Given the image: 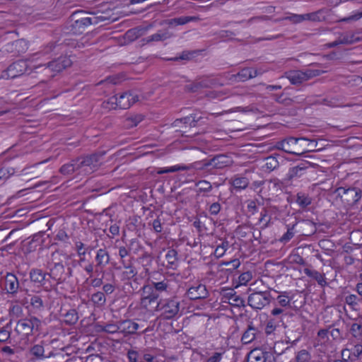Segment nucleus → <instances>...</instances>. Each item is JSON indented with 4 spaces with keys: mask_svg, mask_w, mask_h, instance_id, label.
Instances as JSON below:
<instances>
[{
    "mask_svg": "<svg viewBox=\"0 0 362 362\" xmlns=\"http://www.w3.org/2000/svg\"><path fill=\"white\" fill-rule=\"evenodd\" d=\"M78 15H85L80 18L74 19V23L71 25L72 30L76 34H81L85 31L86 28L90 25H97L99 23L103 22L106 20V18L99 15L96 13H87L84 11H76L73 18H76Z\"/></svg>",
    "mask_w": 362,
    "mask_h": 362,
    "instance_id": "obj_1",
    "label": "nucleus"
},
{
    "mask_svg": "<svg viewBox=\"0 0 362 362\" xmlns=\"http://www.w3.org/2000/svg\"><path fill=\"white\" fill-rule=\"evenodd\" d=\"M155 309L160 312V317L163 320L174 319L180 315V300L177 297L160 299Z\"/></svg>",
    "mask_w": 362,
    "mask_h": 362,
    "instance_id": "obj_2",
    "label": "nucleus"
},
{
    "mask_svg": "<svg viewBox=\"0 0 362 362\" xmlns=\"http://www.w3.org/2000/svg\"><path fill=\"white\" fill-rule=\"evenodd\" d=\"M41 324L40 320L37 317L30 316L18 320L14 331L21 339H25L34 332H38Z\"/></svg>",
    "mask_w": 362,
    "mask_h": 362,
    "instance_id": "obj_3",
    "label": "nucleus"
},
{
    "mask_svg": "<svg viewBox=\"0 0 362 362\" xmlns=\"http://www.w3.org/2000/svg\"><path fill=\"white\" fill-rule=\"evenodd\" d=\"M71 65V60L66 56H62L55 60L49 62L47 64H40L34 66V69H40L48 77H53L54 75Z\"/></svg>",
    "mask_w": 362,
    "mask_h": 362,
    "instance_id": "obj_4",
    "label": "nucleus"
},
{
    "mask_svg": "<svg viewBox=\"0 0 362 362\" xmlns=\"http://www.w3.org/2000/svg\"><path fill=\"white\" fill-rule=\"evenodd\" d=\"M60 256L58 252H52L50 260L48 261L47 268L48 276L52 279L55 284H60L66 281V274L62 262L57 258Z\"/></svg>",
    "mask_w": 362,
    "mask_h": 362,
    "instance_id": "obj_5",
    "label": "nucleus"
},
{
    "mask_svg": "<svg viewBox=\"0 0 362 362\" xmlns=\"http://www.w3.org/2000/svg\"><path fill=\"white\" fill-rule=\"evenodd\" d=\"M105 151H98L90 155L76 158L79 166V175H88L96 170Z\"/></svg>",
    "mask_w": 362,
    "mask_h": 362,
    "instance_id": "obj_6",
    "label": "nucleus"
},
{
    "mask_svg": "<svg viewBox=\"0 0 362 362\" xmlns=\"http://www.w3.org/2000/svg\"><path fill=\"white\" fill-rule=\"evenodd\" d=\"M325 71L319 69H308L305 71L292 70L286 73V77L293 85H300L315 76H318Z\"/></svg>",
    "mask_w": 362,
    "mask_h": 362,
    "instance_id": "obj_7",
    "label": "nucleus"
},
{
    "mask_svg": "<svg viewBox=\"0 0 362 362\" xmlns=\"http://www.w3.org/2000/svg\"><path fill=\"white\" fill-rule=\"evenodd\" d=\"M335 193L349 206H354L361 199L362 191L357 187H338Z\"/></svg>",
    "mask_w": 362,
    "mask_h": 362,
    "instance_id": "obj_8",
    "label": "nucleus"
},
{
    "mask_svg": "<svg viewBox=\"0 0 362 362\" xmlns=\"http://www.w3.org/2000/svg\"><path fill=\"white\" fill-rule=\"evenodd\" d=\"M272 296L269 291H257L248 296L247 303L254 310H262L269 305Z\"/></svg>",
    "mask_w": 362,
    "mask_h": 362,
    "instance_id": "obj_9",
    "label": "nucleus"
},
{
    "mask_svg": "<svg viewBox=\"0 0 362 362\" xmlns=\"http://www.w3.org/2000/svg\"><path fill=\"white\" fill-rule=\"evenodd\" d=\"M284 182L276 177L265 180L264 186L259 192L262 194V197L265 196L267 199H270L271 197L276 196L283 191L285 187Z\"/></svg>",
    "mask_w": 362,
    "mask_h": 362,
    "instance_id": "obj_10",
    "label": "nucleus"
},
{
    "mask_svg": "<svg viewBox=\"0 0 362 362\" xmlns=\"http://www.w3.org/2000/svg\"><path fill=\"white\" fill-rule=\"evenodd\" d=\"M310 141L312 143L314 141L308 140L305 137L296 138L291 136L278 141L276 146L278 149L282 150L289 154H300V153L296 151L299 150L298 146V143L300 141Z\"/></svg>",
    "mask_w": 362,
    "mask_h": 362,
    "instance_id": "obj_11",
    "label": "nucleus"
},
{
    "mask_svg": "<svg viewBox=\"0 0 362 362\" xmlns=\"http://www.w3.org/2000/svg\"><path fill=\"white\" fill-rule=\"evenodd\" d=\"M28 68L26 61L18 60L11 64L6 70L3 72L2 78H15L23 75Z\"/></svg>",
    "mask_w": 362,
    "mask_h": 362,
    "instance_id": "obj_12",
    "label": "nucleus"
},
{
    "mask_svg": "<svg viewBox=\"0 0 362 362\" xmlns=\"http://www.w3.org/2000/svg\"><path fill=\"white\" fill-rule=\"evenodd\" d=\"M143 297L141 299V306L146 310H151L156 304L159 297L158 293L153 290L151 286L142 287Z\"/></svg>",
    "mask_w": 362,
    "mask_h": 362,
    "instance_id": "obj_13",
    "label": "nucleus"
},
{
    "mask_svg": "<svg viewBox=\"0 0 362 362\" xmlns=\"http://www.w3.org/2000/svg\"><path fill=\"white\" fill-rule=\"evenodd\" d=\"M310 163L305 161L289 168L284 178V181L286 183H289L294 180H297L305 174L306 170L310 168Z\"/></svg>",
    "mask_w": 362,
    "mask_h": 362,
    "instance_id": "obj_14",
    "label": "nucleus"
},
{
    "mask_svg": "<svg viewBox=\"0 0 362 362\" xmlns=\"http://www.w3.org/2000/svg\"><path fill=\"white\" fill-rule=\"evenodd\" d=\"M211 170L214 171V174H216L218 170L230 166L233 161L230 156L226 154H218L209 158Z\"/></svg>",
    "mask_w": 362,
    "mask_h": 362,
    "instance_id": "obj_15",
    "label": "nucleus"
},
{
    "mask_svg": "<svg viewBox=\"0 0 362 362\" xmlns=\"http://www.w3.org/2000/svg\"><path fill=\"white\" fill-rule=\"evenodd\" d=\"M29 276L30 281L34 284H37L45 288L52 286L49 279L47 278L48 276L47 272H45L42 269H32L30 271Z\"/></svg>",
    "mask_w": 362,
    "mask_h": 362,
    "instance_id": "obj_16",
    "label": "nucleus"
},
{
    "mask_svg": "<svg viewBox=\"0 0 362 362\" xmlns=\"http://www.w3.org/2000/svg\"><path fill=\"white\" fill-rule=\"evenodd\" d=\"M110 256L106 249H99L96 252L95 257V274L99 276V273L105 272V268L110 263Z\"/></svg>",
    "mask_w": 362,
    "mask_h": 362,
    "instance_id": "obj_17",
    "label": "nucleus"
},
{
    "mask_svg": "<svg viewBox=\"0 0 362 362\" xmlns=\"http://www.w3.org/2000/svg\"><path fill=\"white\" fill-rule=\"evenodd\" d=\"M186 294L190 300H198L206 298L209 296V292L205 285L196 284L187 290Z\"/></svg>",
    "mask_w": 362,
    "mask_h": 362,
    "instance_id": "obj_18",
    "label": "nucleus"
},
{
    "mask_svg": "<svg viewBox=\"0 0 362 362\" xmlns=\"http://www.w3.org/2000/svg\"><path fill=\"white\" fill-rule=\"evenodd\" d=\"M139 325L132 320H123L119 321V333L124 337H127L136 333Z\"/></svg>",
    "mask_w": 362,
    "mask_h": 362,
    "instance_id": "obj_19",
    "label": "nucleus"
},
{
    "mask_svg": "<svg viewBox=\"0 0 362 362\" xmlns=\"http://www.w3.org/2000/svg\"><path fill=\"white\" fill-rule=\"evenodd\" d=\"M20 288V284L16 276L12 273H7L4 278V289L7 293L16 295Z\"/></svg>",
    "mask_w": 362,
    "mask_h": 362,
    "instance_id": "obj_20",
    "label": "nucleus"
},
{
    "mask_svg": "<svg viewBox=\"0 0 362 362\" xmlns=\"http://www.w3.org/2000/svg\"><path fill=\"white\" fill-rule=\"evenodd\" d=\"M139 100V96L132 91L124 92L118 97L119 108L128 109Z\"/></svg>",
    "mask_w": 362,
    "mask_h": 362,
    "instance_id": "obj_21",
    "label": "nucleus"
},
{
    "mask_svg": "<svg viewBox=\"0 0 362 362\" xmlns=\"http://www.w3.org/2000/svg\"><path fill=\"white\" fill-rule=\"evenodd\" d=\"M254 78L252 67H243L235 74L229 76L228 79L235 83L245 82L250 79Z\"/></svg>",
    "mask_w": 362,
    "mask_h": 362,
    "instance_id": "obj_22",
    "label": "nucleus"
},
{
    "mask_svg": "<svg viewBox=\"0 0 362 362\" xmlns=\"http://www.w3.org/2000/svg\"><path fill=\"white\" fill-rule=\"evenodd\" d=\"M250 183V179L245 175L237 174L233 175L229 180V184L231 185L237 191H240L246 189Z\"/></svg>",
    "mask_w": 362,
    "mask_h": 362,
    "instance_id": "obj_23",
    "label": "nucleus"
},
{
    "mask_svg": "<svg viewBox=\"0 0 362 362\" xmlns=\"http://www.w3.org/2000/svg\"><path fill=\"white\" fill-rule=\"evenodd\" d=\"M197 20L198 18L196 16H180L177 18L165 19L162 22L161 24L168 25L170 28H175L176 26L183 25Z\"/></svg>",
    "mask_w": 362,
    "mask_h": 362,
    "instance_id": "obj_24",
    "label": "nucleus"
},
{
    "mask_svg": "<svg viewBox=\"0 0 362 362\" xmlns=\"http://www.w3.org/2000/svg\"><path fill=\"white\" fill-rule=\"evenodd\" d=\"M173 34L168 30H160L156 33L149 35L142 40L145 44H149L153 42H163L172 37Z\"/></svg>",
    "mask_w": 362,
    "mask_h": 362,
    "instance_id": "obj_25",
    "label": "nucleus"
},
{
    "mask_svg": "<svg viewBox=\"0 0 362 362\" xmlns=\"http://www.w3.org/2000/svg\"><path fill=\"white\" fill-rule=\"evenodd\" d=\"M209 163V159H203L199 161L194 162L189 165H186V168H188L187 170L194 169L205 174L213 175L214 171L211 170Z\"/></svg>",
    "mask_w": 362,
    "mask_h": 362,
    "instance_id": "obj_26",
    "label": "nucleus"
},
{
    "mask_svg": "<svg viewBox=\"0 0 362 362\" xmlns=\"http://www.w3.org/2000/svg\"><path fill=\"white\" fill-rule=\"evenodd\" d=\"M76 158L71 160L69 163L64 164L59 169V173L64 175H71L74 173L79 175V166Z\"/></svg>",
    "mask_w": 362,
    "mask_h": 362,
    "instance_id": "obj_27",
    "label": "nucleus"
},
{
    "mask_svg": "<svg viewBox=\"0 0 362 362\" xmlns=\"http://www.w3.org/2000/svg\"><path fill=\"white\" fill-rule=\"evenodd\" d=\"M137 274V269L134 265L124 268L121 273V280L123 281L132 280L134 284H137L139 279Z\"/></svg>",
    "mask_w": 362,
    "mask_h": 362,
    "instance_id": "obj_28",
    "label": "nucleus"
},
{
    "mask_svg": "<svg viewBox=\"0 0 362 362\" xmlns=\"http://www.w3.org/2000/svg\"><path fill=\"white\" fill-rule=\"evenodd\" d=\"M200 119L201 117L197 118L196 116L190 115L180 119H175L173 123V125L175 127H180L181 124H184L185 127H195Z\"/></svg>",
    "mask_w": 362,
    "mask_h": 362,
    "instance_id": "obj_29",
    "label": "nucleus"
},
{
    "mask_svg": "<svg viewBox=\"0 0 362 362\" xmlns=\"http://www.w3.org/2000/svg\"><path fill=\"white\" fill-rule=\"evenodd\" d=\"M257 334V329L254 327L252 322H250L247 326V329L244 332L242 337L241 341L244 344H247L251 343L256 338V334Z\"/></svg>",
    "mask_w": 362,
    "mask_h": 362,
    "instance_id": "obj_30",
    "label": "nucleus"
},
{
    "mask_svg": "<svg viewBox=\"0 0 362 362\" xmlns=\"http://www.w3.org/2000/svg\"><path fill=\"white\" fill-rule=\"evenodd\" d=\"M177 252L174 249H170L165 254V267L168 269H175L178 264Z\"/></svg>",
    "mask_w": 362,
    "mask_h": 362,
    "instance_id": "obj_31",
    "label": "nucleus"
},
{
    "mask_svg": "<svg viewBox=\"0 0 362 362\" xmlns=\"http://www.w3.org/2000/svg\"><path fill=\"white\" fill-rule=\"evenodd\" d=\"M30 354L35 359H44L50 358L54 355L52 352H49L48 355H45V349L42 344L33 346L30 349Z\"/></svg>",
    "mask_w": 362,
    "mask_h": 362,
    "instance_id": "obj_32",
    "label": "nucleus"
},
{
    "mask_svg": "<svg viewBox=\"0 0 362 362\" xmlns=\"http://www.w3.org/2000/svg\"><path fill=\"white\" fill-rule=\"evenodd\" d=\"M224 297L230 300L233 305L241 307L245 306V300L233 289H229L225 293Z\"/></svg>",
    "mask_w": 362,
    "mask_h": 362,
    "instance_id": "obj_33",
    "label": "nucleus"
},
{
    "mask_svg": "<svg viewBox=\"0 0 362 362\" xmlns=\"http://www.w3.org/2000/svg\"><path fill=\"white\" fill-rule=\"evenodd\" d=\"M144 118V115L141 114L131 115L124 119L123 126L127 129L133 128L143 121Z\"/></svg>",
    "mask_w": 362,
    "mask_h": 362,
    "instance_id": "obj_34",
    "label": "nucleus"
},
{
    "mask_svg": "<svg viewBox=\"0 0 362 362\" xmlns=\"http://www.w3.org/2000/svg\"><path fill=\"white\" fill-rule=\"evenodd\" d=\"M268 353L260 349L252 350L247 356L248 362H266Z\"/></svg>",
    "mask_w": 362,
    "mask_h": 362,
    "instance_id": "obj_35",
    "label": "nucleus"
},
{
    "mask_svg": "<svg viewBox=\"0 0 362 362\" xmlns=\"http://www.w3.org/2000/svg\"><path fill=\"white\" fill-rule=\"evenodd\" d=\"M303 272L308 276L315 279L320 286H324L327 284L325 274H321L316 270L310 269L308 268L304 269Z\"/></svg>",
    "mask_w": 362,
    "mask_h": 362,
    "instance_id": "obj_36",
    "label": "nucleus"
},
{
    "mask_svg": "<svg viewBox=\"0 0 362 362\" xmlns=\"http://www.w3.org/2000/svg\"><path fill=\"white\" fill-rule=\"evenodd\" d=\"M296 202L302 209H305L312 203V198L303 192H299L296 194Z\"/></svg>",
    "mask_w": 362,
    "mask_h": 362,
    "instance_id": "obj_37",
    "label": "nucleus"
},
{
    "mask_svg": "<svg viewBox=\"0 0 362 362\" xmlns=\"http://www.w3.org/2000/svg\"><path fill=\"white\" fill-rule=\"evenodd\" d=\"M90 300L93 303L94 306L97 308H103L106 304V297L104 293L101 291L95 292L91 295Z\"/></svg>",
    "mask_w": 362,
    "mask_h": 362,
    "instance_id": "obj_38",
    "label": "nucleus"
},
{
    "mask_svg": "<svg viewBox=\"0 0 362 362\" xmlns=\"http://www.w3.org/2000/svg\"><path fill=\"white\" fill-rule=\"evenodd\" d=\"M64 322L67 325L76 324L78 320V313L75 309L69 310L65 314H62Z\"/></svg>",
    "mask_w": 362,
    "mask_h": 362,
    "instance_id": "obj_39",
    "label": "nucleus"
},
{
    "mask_svg": "<svg viewBox=\"0 0 362 362\" xmlns=\"http://www.w3.org/2000/svg\"><path fill=\"white\" fill-rule=\"evenodd\" d=\"M195 185L198 187L197 189V194L203 193V197L206 196L205 193H209L211 192L213 189V185L205 180L198 181L197 182H196Z\"/></svg>",
    "mask_w": 362,
    "mask_h": 362,
    "instance_id": "obj_40",
    "label": "nucleus"
},
{
    "mask_svg": "<svg viewBox=\"0 0 362 362\" xmlns=\"http://www.w3.org/2000/svg\"><path fill=\"white\" fill-rule=\"evenodd\" d=\"M148 286H151L153 287V290L156 293L168 291L170 286V281L163 279V280L158 282L152 281V283Z\"/></svg>",
    "mask_w": 362,
    "mask_h": 362,
    "instance_id": "obj_41",
    "label": "nucleus"
},
{
    "mask_svg": "<svg viewBox=\"0 0 362 362\" xmlns=\"http://www.w3.org/2000/svg\"><path fill=\"white\" fill-rule=\"evenodd\" d=\"M105 279V272L95 274L93 277L87 278L86 282L88 283L93 288H99L103 285Z\"/></svg>",
    "mask_w": 362,
    "mask_h": 362,
    "instance_id": "obj_42",
    "label": "nucleus"
},
{
    "mask_svg": "<svg viewBox=\"0 0 362 362\" xmlns=\"http://www.w3.org/2000/svg\"><path fill=\"white\" fill-rule=\"evenodd\" d=\"M339 38L342 45H350L359 40V37L351 32L341 34Z\"/></svg>",
    "mask_w": 362,
    "mask_h": 362,
    "instance_id": "obj_43",
    "label": "nucleus"
},
{
    "mask_svg": "<svg viewBox=\"0 0 362 362\" xmlns=\"http://www.w3.org/2000/svg\"><path fill=\"white\" fill-rule=\"evenodd\" d=\"M116 289V283H115V274H112V280L110 282L103 283L102 286V293H104V295H110L115 292Z\"/></svg>",
    "mask_w": 362,
    "mask_h": 362,
    "instance_id": "obj_44",
    "label": "nucleus"
},
{
    "mask_svg": "<svg viewBox=\"0 0 362 362\" xmlns=\"http://www.w3.org/2000/svg\"><path fill=\"white\" fill-rule=\"evenodd\" d=\"M100 331L107 334L119 333V321L117 323H106L104 325L98 326Z\"/></svg>",
    "mask_w": 362,
    "mask_h": 362,
    "instance_id": "obj_45",
    "label": "nucleus"
},
{
    "mask_svg": "<svg viewBox=\"0 0 362 362\" xmlns=\"http://www.w3.org/2000/svg\"><path fill=\"white\" fill-rule=\"evenodd\" d=\"M217 84V81L214 78H205L200 81L195 82L196 88H211Z\"/></svg>",
    "mask_w": 362,
    "mask_h": 362,
    "instance_id": "obj_46",
    "label": "nucleus"
},
{
    "mask_svg": "<svg viewBox=\"0 0 362 362\" xmlns=\"http://www.w3.org/2000/svg\"><path fill=\"white\" fill-rule=\"evenodd\" d=\"M350 333L358 341H362V324L353 323L350 328Z\"/></svg>",
    "mask_w": 362,
    "mask_h": 362,
    "instance_id": "obj_47",
    "label": "nucleus"
},
{
    "mask_svg": "<svg viewBox=\"0 0 362 362\" xmlns=\"http://www.w3.org/2000/svg\"><path fill=\"white\" fill-rule=\"evenodd\" d=\"M279 165V161L274 156H269L265 158L264 167L269 171H272L276 169Z\"/></svg>",
    "mask_w": 362,
    "mask_h": 362,
    "instance_id": "obj_48",
    "label": "nucleus"
},
{
    "mask_svg": "<svg viewBox=\"0 0 362 362\" xmlns=\"http://www.w3.org/2000/svg\"><path fill=\"white\" fill-rule=\"evenodd\" d=\"M30 305L36 310H42L44 308V303L41 296L33 295L30 298Z\"/></svg>",
    "mask_w": 362,
    "mask_h": 362,
    "instance_id": "obj_49",
    "label": "nucleus"
},
{
    "mask_svg": "<svg viewBox=\"0 0 362 362\" xmlns=\"http://www.w3.org/2000/svg\"><path fill=\"white\" fill-rule=\"evenodd\" d=\"M296 223L293 224L292 226L287 225V231L285 233L282 237L279 239L280 242L286 243L288 242L295 235L294 228Z\"/></svg>",
    "mask_w": 362,
    "mask_h": 362,
    "instance_id": "obj_50",
    "label": "nucleus"
},
{
    "mask_svg": "<svg viewBox=\"0 0 362 362\" xmlns=\"http://www.w3.org/2000/svg\"><path fill=\"white\" fill-rule=\"evenodd\" d=\"M361 300L357 296L351 294L345 297V303L354 310L357 309L358 303Z\"/></svg>",
    "mask_w": 362,
    "mask_h": 362,
    "instance_id": "obj_51",
    "label": "nucleus"
},
{
    "mask_svg": "<svg viewBox=\"0 0 362 362\" xmlns=\"http://www.w3.org/2000/svg\"><path fill=\"white\" fill-rule=\"evenodd\" d=\"M310 353L305 349L299 351L296 356V362H310Z\"/></svg>",
    "mask_w": 362,
    "mask_h": 362,
    "instance_id": "obj_52",
    "label": "nucleus"
},
{
    "mask_svg": "<svg viewBox=\"0 0 362 362\" xmlns=\"http://www.w3.org/2000/svg\"><path fill=\"white\" fill-rule=\"evenodd\" d=\"M276 300L279 305L281 307L290 306L291 298L288 296L287 292L281 293L279 296H278Z\"/></svg>",
    "mask_w": 362,
    "mask_h": 362,
    "instance_id": "obj_53",
    "label": "nucleus"
},
{
    "mask_svg": "<svg viewBox=\"0 0 362 362\" xmlns=\"http://www.w3.org/2000/svg\"><path fill=\"white\" fill-rule=\"evenodd\" d=\"M103 106L110 109L119 107L118 96L116 95L110 97L107 101L103 103Z\"/></svg>",
    "mask_w": 362,
    "mask_h": 362,
    "instance_id": "obj_54",
    "label": "nucleus"
},
{
    "mask_svg": "<svg viewBox=\"0 0 362 362\" xmlns=\"http://www.w3.org/2000/svg\"><path fill=\"white\" fill-rule=\"evenodd\" d=\"M96 265L92 262H88L84 267V272L88 275V278L93 277L95 274Z\"/></svg>",
    "mask_w": 362,
    "mask_h": 362,
    "instance_id": "obj_55",
    "label": "nucleus"
},
{
    "mask_svg": "<svg viewBox=\"0 0 362 362\" xmlns=\"http://www.w3.org/2000/svg\"><path fill=\"white\" fill-rule=\"evenodd\" d=\"M324 11L320 9L315 12H312L311 13V21L317 22L321 21L325 19V16L324 15Z\"/></svg>",
    "mask_w": 362,
    "mask_h": 362,
    "instance_id": "obj_56",
    "label": "nucleus"
},
{
    "mask_svg": "<svg viewBox=\"0 0 362 362\" xmlns=\"http://www.w3.org/2000/svg\"><path fill=\"white\" fill-rule=\"evenodd\" d=\"M252 278L250 272H243L239 276V284L240 285H246Z\"/></svg>",
    "mask_w": 362,
    "mask_h": 362,
    "instance_id": "obj_57",
    "label": "nucleus"
},
{
    "mask_svg": "<svg viewBox=\"0 0 362 362\" xmlns=\"http://www.w3.org/2000/svg\"><path fill=\"white\" fill-rule=\"evenodd\" d=\"M285 20L289 21L292 23H302L303 18L302 17V14H295V13H290L287 16L284 18Z\"/></svg>",
    "mask_w": 362,
    "mask_h": 362,
    "instance_id": "obj_58",
    "label": "nucleus"
},
{
    "mask_svg": "<svg viewBox=\"0 0 362 362\" xmlns=\"http://www.w3.org/2000/svg\"><path fill=\"white\" fill-rule=\"evenodd\" d=\"M152 256L151 254L148 252H144L142 255L139 257V259L143 263L144 266H149L152 262Z\"/></svg>",
    "mask_w": 362,
    "mask_h": 362,
    "instance_id": "obj_59",
    "label": "nucleus"
},
{
    "mask_svg": "<svg viewBox=\"0 0 362 362\" xmlns=\"http://www.w3.org/2000/svg\"><path fill=\"white\" fill-rule=\"evenodd\" d=\"M195 52H189V51H184L182 52V54L177 57L172 59L174 61L177 60H189L192 57H194Z\"/></svg>",
    "mask_w": 362,
    "mask_h": 362,
    "instance_id": "obj_60",
    "label": "nucleus"
},
{
    "mask_svg": "<svg viewBox=\"0 0 362 362\" xmlns=\"http://www.w3.org/2000/svg\"><path fill=\"white\" fill-rule=\"evenodd\" d=\"M276 325L273 320H269L265 327V333L267 335H269L275 331Z\"/></svg>",
    "mask_w": 362,
    "mask_h": 362,
    "instance_id": "obj_61",
    "label": "nucleus"
},
{
    "mask_svg": "<svg viewBox=\"0 0 362 362\" xmlns=\"http://www.w3.org/2000/svg\"><path fill=\"white\" fill-rule=\"evenodd\" d=\"M75 245L78 256H85L86 251L89 247L86 248L85 245L80 241L76 242Z\"/></svg>",
    "mask_w": 362,
    "mask_h": 362,
    "instance_id": "obj_62",
    "label": "nucleus"
},
{
    "mask_svg": "<svg viewBox=\"0 0 362 362\" xmlns=\"http://www.w3.org/2000/svg\"><path fill=\"white\" fill-rule=\"evenodd\" d=\"M139 352L134 349H130L127 351V358L129 362H138Z\"/></svg>",
    "mask_w": 362,
    "mask_h": 362,
    "instance_id": "obj_63",
    "label": "nucleus"
},
{
    "mask_svg": "<svg viewBox=\"0 0 362 362\" xmlns=\"http://www.w3.org/2000/svg\"><path fill=\"white\" fill-rule=\"evenodd\" d=\"M221 209V205L218 202L211 204L209 207V211L211 215H217Z\"/></svg>",
    "mask_w": 362,
    "mask_h": 362,
    "instance_id": "obj_64",
    "label": "nucleus"
}]
</instances>
